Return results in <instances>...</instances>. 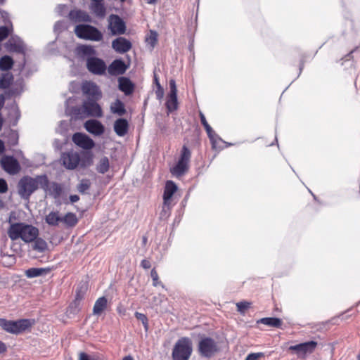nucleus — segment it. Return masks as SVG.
<instances>
[{"label":"nucleus","mask_w":360,"mask_h":360,"mask_svg":"<svg viewBox=\"0 0 360 360\" xmlns=\"http://www.w3.org/2000/svg\"><path fill=\"white\" fill-rule=\"evenodd\" d=\"M69 15L70 18L75 22H90L91 21L90 15L82 10L72 11Z\"/></svg>","instance_id":"25"},{"label":"nucleus","mask_w":360,"mask_h":360,"mask_svg":"<svg viewBox=\"0 0 360 360\" xmlns=\"http://www.w3.org/2000/svg\"><path fill=\"white\" fill-rule=\"evenodd\" d=\"M141 266L145 269H148L150 268L151 264L148 259H143L141 262Z\"/></svg>","instance_id":"55"},{"label":"nucleus","mask_w":360,"mask_h":360,"mask_svg":"<svg viewBox=\"0 0 360 360\" xmlns=\"http://www.w3.org/2000/svg\"><path fill=\"white\" fill-rule=\"evenodd\" d=\"M75 217V216H74V214H68L65 216V218H68V217Z\"/></svg>","instance_id":"62"},{"label":"nucleus","mask_w":360,"mask_h":360,"mask_svg":"<svg viewBox=\"0 0 360 360\" xmlns=\"http://www.w3.org/2000/svg\"><path fill=\"white\" fill-rule=\"evenodd\" d=\"M108 28L112 35H120L125 33L126 25L123 20L117 15H109Z\"/></svg>","instance_id":"11"},{"label":"nucleus","mask_w":360,"mask_h":360,"mask_svg":"<svg viewBox=\"0 0 360 360\" xmlns=\"http://www.w3.org/2000/svg\"><path fill=\"white\" fill-rule=\"evenodd\" d=\"M53 192L55 194L56 196L60 195L61 193V187L58 184L54 183L52 186Z\"/></svg>","instance_id":"53"},{"label":"nucleus","mask_w":360,"mask_h":360,"mask_svg":"<svg viewBox=\"0 0 360 360\" xmlns=\"http://www.w3.org/2000/svg\"><path fill=\"white\" fill-rule=\"evenodd\" d=\"M192 351L191 339L186 337L181 338L174 346L172 354L173 360H188Z\"/></svg>","instance_id":"5"},{"label":"nucleus","mask_w":360,"mask_h":360,"mask_svg":"<svg viewBox=\"0 0 360 360\" xmlns=\"http://www.w3.org/2000/svg\"><path fill=\"white\" fill-rule=\"evenodd\" d=\"M78 360H104L97 355H89L85 352H80Z\"/></svg>","instance_id":"44"},{"label":"nucleus","mask_w":360,"mask_h":360,"mask_svg":"<svg viewBox=\"0 0 360 360\" xmlns=\"http://www.w3.org/2000/svg\"><path fill=\"white\" fill-rule=\"evenodd\" d=\"M210 143L212 144V148L214 150H221L223 148L221 144L226 143L213 130L212 133L207 134Z\"/></svg>","instance_id":"27"},{"label":"nucleus","mask_w":360,"mask_h":360,"mask_svg":"<svg viewBox=\"0 0 360 360\" xmlns=\"http://www.w3.org/2000/svg\"><path fill=\"white\" fill-rule=\"evenodd\" d=\"M32 249L38 252L42 253L48 250V244L46 240L41 238H38L33 241Z\"/></svg>","instance_id":"30"},{"label":"nucleus","mask_w":360,"mask_h":360,"mask_svg":"<svg viewBox=\"0 0 360 360\" xmlns=\"http://www.w3.org/2000/svg\"><path fill=\"white\" fill-rule=\"evenodd\" d=\"M60 160L62 165L68 169L73 170L78 166L86 167L92 163V155L90 153H84L83 158L80 157L79 153L70 150L63 153Z\"/></svg>","instance_id":"2"},{"label":"nucleus","mask_w":360,"mask_h":360,"mask_svg":"<svg viewBox=\"0 0 360 360\" xmlns=\"http://www.w3.org/2000/svg\"><path fill=\"white\" fill-rule=\"evenodd\" d=\"M199 116H200V118L201 124L203 125V127H204V128H205V131L207 132V134L212 133L213 129L210 127V125L208 124V122H207L206 118H205L204 114L202 112H199Z\"/></svg>","instance_id":"43"},{"label":"nucleus","mask_w":360,"mask_h":360,"mask_svg":"<svg viewBox=\"0 0 360 360\" xmlns=\"http://www.w3.org/2000/svg\"><path fill=\"white\" fill-rule=\"evenodd\" d=\"M7 233L12 240L21 239L29 243L39 236V230L37 226H9Z\"/></svg>","instance_id":"3"},{"label":"nucleus","mask_w":360,"mask_h":360,"mask_svg":"<svg viewBox=\"0 0 360 360\" xmlns=\"http://www.w3.org/2000/svg\"><path fill=\"white\" fill-rule=\"evenodd\" d=\"M251 306V302L248 301H243L236 303L237 310L241 314H244L248 309Z\"/></svg>","instance_id":"41"},{"label":"nucleus","mask_w":360,"mask_h":360,"mask_svg":"<svg viewBox=\"0 0 360 360\" xmlns=\"http://www.w3.org/2000/svg\"><path fill=\"white\" fill-rule=\"evenodd\" d=\"M49 186V179L46 175H38L35 177L25 176L18 182V193L21 198L28 199L30 195L39 188L46 190Z\"/></svg>","instance_id":"1"},{"label":"nucleus","mask_w":360,"mask_h":360,"mask_svg":"<svg viewBox=\"0 0 360 360\" xmlns=\"http://www.w3.org/2000/svg\"><path fill=\"white\" fill-rule=\"evenodd\" d=\"M20 212H11L9 217L10 225H26L25 223L18 221V217L20 215Z\"/></svg>","instance_id":"39"},{"label":"nucleus","mask_w":360,"mask_h":360,"mask_svg":"<svg viewBox=\"0 0 360 360\" xmlns=\"http://www.w3.org/2000/svg\"><path fill=\"white\" fill-rule=\"evenodd\" d=\"M135 316L138 320H139L142 322L145 329L147 330L148 327V319H147L146 316L142 313L136 312Z\"/></svg>","instance_id":"45"},{"label":"nucleus","mask_w":360,"mask_h":360,"mask_svg":"<svg viewBox=\"0 0 360 360\" xmlns=\"http://www.w3.org/2000/svg\"><path fill=\"white\" fill-rule=\"evenodd\" d=\"M112 47L117 53H124L131 49L132 44L126 38L119 37L112 41Z\"/></svg>","instance_id":"18"},{"label":"nucleus","mask_w":360,"mask_h":360,"mask_svg":"<svg viewBox=\"0 0 360 360\" xmlns=\"http://www.w3.org/2000/svg\"><path fill=\"white\" fill-rule=\"evenodd\" d=\"M147 242V238L146 236L143 237V243L145 244Z\"/></svg>","instance_id":"61"},{"label":"nucleus","mask_w":360,"mask_h":360,"mask_svg":"<svg viewBox=\"0 0 360 360\" xmlns=\"http://www.w3.org/2000/svg\"><path fill=\"white\" fill-rule=\"evenodd\" d=\"M155 1V0H148V2L149 4H153V3H154Z\"/></svg>","instance_id":"63"},{"label":"nucleus","mask_w":360,"mask_h":360,"mask_svg":"<svg viewBox=\"0 0 360 360\" xmlns=\"http://www.w3.org/2000/svg\"><path fill=\"white\" fill-rule=\"evenodd\" d=\"M111 111L120 116L126 113V109L124 103L120 100H116L115 102L111 105Z\"/></svg>","instance_id":"34"},{"label":"nucleus","mask_w":360,"mask_h":360,"mask_svg":"<svg viewBox=\"0 0 360 360\" xmlns=\"http://www.w3.org/2000/svg\"><path fill=\"white\" fill-rule=\"evenodd\" d=\"M169 88L170 92L166 101V107L168 111L171 112L176 110L178 108L177 89L174 79L169 81Z\"/></svg>","instance_id":"16"},{"label":"nucleus","mask_w":360,"mask_h":360,"mask_svg":"<svg viewBox=\"0 0 360 360\" xmlns=\"http://www.w3.org/2000/svg\"><path fill=\"white\" fill-rule=\"evenodd\" d=\"M72 140L75 145L85 150H90L95 146L94 141L89 136L81 132L75 133Z\"/></svg>","instance_id":"14"},{"label":"nucleus","mask_w":360,"mask_h":360,"mask_svg":"<svg viewBox=\"0 0 360 360\" xmlns=\"http://www.w3.org/2000/svg\"><path fill=\"white\" fill-rule=\"evenodd\" d=\"M86 290L87 287L86 284H82V285L79 286L76 290V295L75 299L82 301L84 297Z\"/></svg>","instance_id":"42"},{"label":"nucleus","mask_w":360,"mask_h":360,"mask_svg":"<svg viewBox=\"0 0 360 360\" xmlns=\"http://www.w3.org/2000/svg\"><path fill=\"white\" fill-rule=\"evenodd\" d=\"M86 130L96 136H101L105 131V127L103 124L96 120H89L84 123Z\"/></svg>","instance_id":"20"},{"label":"nucleus","mask_w":360,"mask_h":360,"mask_svg":"<svg viewBox=\"0 0 360 360\" xmlns=\"http://www.w3.org/2000/svg\"><path fill=\"white\" fill-rule=\"evenodd\" d=\"M91 187V182L89 179H83L80 181L77 186V190L81 193H84Z\"/></svg>","instance_id":"38"},{"label":"nucleus","mask_w":360,"mask_h":360,"mask_svg":"<svg viewBox=\"0 0 360 360\" xmlns=\"http://www.w3.org/2000/svg\"><path fill=\"white\" fill-rule=\"evenodd\" d=\"M14 64L13 58L9 56H4L0 58V70L8 71L11 70Z\"/></svg>","instance_id":"33"},{"label":"nucleus","mask_w":360,"mask_h":360,"mask_svg":"<svg viewBox=\"0 0 360 360\" xmlns=\"http://www.w3.org/2000/svg\"><path fill=\"white\" fill-rule=\"evenodd\" d=\"M7 350V347L5 343L0 341V354L6 352Z\"/></svg>","instance_id":"56"},{"label":"nucleus","mask_w":360,"mask_h":360,"mask_svg":"<svg viewBox=\"0 0 360 360\" xmlns=\"http://www.w3.org/2000/svg\"><path fill=\"white\" fill-rule=\"evenodd\" d=\"M96 101V100H89L84 102L81 107L76 108L73 110L74 115L79 118H83L87 116L101 117L103 116V111L101 106Z\"/></svg>","instance_id":"6"},{"label":"nucleus","mask_w":360,"mask_h":360,"mask_svg":"<svg viewBox=\"0 0 360 360\" xmlns=\"http://www.w3.org/2000/svg\"><path fill=\"white\" fill-rule=\"evenodd\" d=\"M6 0H0V5H2L5 3Z\"/></svg>","instance_id":"64"},{"label":"nucleus","mask_w":360,"mask_h":360,"mask_svg":"<svg viewBox=\"0 0 360 360\" xmlns=\"http://www.w3.org/2000/svg\"><path fill=\"white\" fill-rule=\"evenodd\" d=\"M155 94L158 99H161L163 97L164 90L160 84H158V86H157Z\"/></svg>","instance_id":"54"},{"label":"nucleus","mask_w":360,"mask_h":360,"mask_svg":"<svg viewBox=\"0 0 360 360\" xmlns=\"http://www.w3.org/2000/svg\"><path fill=\"white\" fill-rule=\"evenodd\" d=\"M191 158V150L186 146L184 145L176 164L170 168V173L172 174V176L176 178H179L187 173L189 169Z\"/></svg>","instance_id":"4"},{"label":"nucleus","mask_w":360,"mask_h":360,"mask_svg":"<svg viewBox=\"0 0 360 360\" xmlns=\"http://www.w3.org/2000/svg\"><path fill=\"white\" fill-rule=\"evenodd\" d=\"M129 130V122L124 118H119L114 122V131L119 136H125Z\"/></svg>","instance_id":"22"},{"label":"nucleus","mask_w":360,"mask_h":360,"mask_svg":"<svg viewBox=\"0 0 360 360\" xmlns=\"http://www.w3.org/2000/svg\"><path fill=\"white\" fill-rule=\"evenodd\" d=\"M75 33L77 37L86 40L100 41L103 39V34L96 27L90 25L80 24L75 27Z\"/></svg>","instance_id":"7"},{"label":"nucleus","mask_w":360,"mask_h":360,"mask_svg":"<svg viewBox=\"0 0 360 360\" xmlns=\"http://www.w3.org/2000/svg\"><path fill=\"white\" fill-rule=\"evenodd\" d=\"M1 168L8 174L15 175L21 169L20 165L13 156L4 155L0 160Z\"/></svg>","instance_id":"10"},{"label":"nucleus","mask_w":360,"mask_h":360,"mask_svg":"<svg viewBox=\"0 0 360 360\" xmlns=\"http://www.w3.org/2000/svg\"><path fill=\"white\" fill-rule=\"evenodd\" d=\"M306 62V56L305 54L302 53H298L297 56H295L294 58V63H297L298 70H297V75H300L304 66V63Z\"/></svg>","instance_id":"35"},{"label":"nucleus","mask_w":360,"mask_h":360,"mask_svg":"<svg viewBox=\"0 0 360 360\" xmlns=\"http://www.w3.org/2000/svg\"><path fill=\"white\" fill-rule=\"evenodd\" d=\"M81 52L84 55H92L95 53V51L91 46L84 45L80 48Z\"/></svg>","instance_id":"48"},{"label":"nucleus","mask_w":360,"mask_h":360,"mask_svg":"<svg viewBox=\"0 0 360 360\" xmlns=\"http://www.w3.org/2000/svg\"><path fill=\"white\" fill-rule=\"evenodd\" d=\"M63 221L64 219L59 215L58 212H51L46 217V221L49 225H58Z\"/></svg>","instance_id":"32"},{"label":"nucleus","mask_w":360,"mask_h":360,"mask_svg":"<svg viewBox=\"0 0 360 360\" xmlns=\"http://www.w3.org/2000/svg\"><path fill=\"white\" fill-rule=\"evenodd\" d=\"M128 65L121 59L114 60L108 67V72L111 76H118L125 73Z\"/></svg>","instance_id":"17"},{"label":"nucleus","mask_w":360,"mask_h":360,"mask_svg":"<svg viewBox=\"0 0 360 360\" xmlns=\"http://www.w3.org/2000/svg\"><path fill=\"white\" fill-rule=\"evenodd\" d=\"M11 50L18 53L24 52V46L21 44H11Z\"/></svg>","instance_id":"50"},{"label":"nucleus","mask_w":360,"mask_h":360,"mask_svg":"<svg viewBox=\"0 0 360 360\" xmlns=\"http://www.w3.org/2000/svg\"><path fill=\"white\" fill-rule=\"evenodd\" d=\"M49 228L44 238L47 239L51 244L53 245H58L64 239L63 234L60 231L55 230L53 226H49Z\"/></svg>","instance_id":"21"},{"label":"nucleus","mask_w":360,"mask_h":360,"mask_svg":"<svg viewBox=\"0 0 360 360\" xmlns=\"http://www.w3.org/2000/svg\"><path fill=\"white\" fill-rule=\"evenodd\" d=\"M150 276L153 279V285L157 287L161 284V282L159 281V276L157 271L155 268H153L150 271Z\"/></svg>","instance_id":"46"},{"label":"nucleus","mask_w":360,"mask_h":360,"mask_svg":"<svg viewBox=\"0 0 360 360\" xmlns=\"http://www.w3.org/2000/svg\"><path fill=\"white\" fill-rule=\"evenodd\" d=\"M108 300L105 297H99L95 302L93 308L94 315H100L107 307Z\"/></svg>","instance_id":"29"},{"label":"nucleus","mask_w":360,"mask_h":360,"mask_svg":"<svg viewBox=\"0 0 360 360\" xmlns=\"http://www.w3.org/2000/svg\"><path fill=\"white\" fill-rule=\"evenodd\" d=\"M122 360H134V358L131 356L128 355L124 356Z\"/></svg>","instance_id":"60"},{"label":"nucleus","mask_w":360,"mask_h":360,"mask_svg":"<svg viewBox=\"0 0 360 360\" xmlns=\"http://www.w3.org/2000/svg\"><path fill=\"white\" fill-rule=\"evenodd\" d=\"M198 353L201 356L210 358L219 352L217 342L209 337H203L200 339L198 345Z\"/></svg>","instance_id":"9"},{"label":"nucleus","mask_w":360,"mask_h":360,"mask_svg":"<svg viewBox=\"0 0 360 360\" xmlns=\"http://www.w3.org/2000/svg\"><path fill=\"white\" fill-rule=\"evenodd\" d=\"M13 82V75L11 73L7 72L1 74L0 76V89H8Z\"/></svg>","instance_id":"31"},{"label":"nucleus","mask_w":360,"mask_h":360,"mask_svg":"<svg viewBox=\"0 0 360 360\" xmlns=\"http://www.w3.org/2000/svg\"><path fill=\"white\" fill-rule=\"evenodd\" d=\"M32 323L28 319L9 321L0 319V326L6 332L12 334H19L31 326Z\"/></svg>","instance_id":"8"},{"label":"nucleus","mask_w":360,"mask_h":360,"mask_svg":"<svg viewBox=\"0 0 360 360\" xmlns=\"http://www.w3.org/2000/svg\"><path fill=\"white\" fill-rule=\"evenodd\" d=\"M263 356H264V354L262 352L251 353L247 356L245 360H257L259 358H260Z\"/></svg>","instance_id":"51"},{"label":"nucleus","mask_w":360,"mask_h":360,"mask_svg":"<svg viewBox=\"0 0 360 360\" xmlns=\"http://www.w3.org/2000/svg\"><path fill=\"white\" fill-rule=\"evenodd\" d=\"M82 90L84 95L87 96L89 100H98L101 96L99 87L92 82H85L82 84Z\"/></svg>","instance_id":"15"},{"label":"nucleus","mask_w":360,"mask_h":360,"mask_svg":"<svg viewBox=\"0 0 360 360\" xmlns=\"http://www.w3.org/2000/svg\"><path fill=\"white\" fill-rule=\"evenodd\" d=\"M86 68L88 70L96 75H103L107 70L105 62L96 57H90L86 60Z\"/></svg>","instance_id":"12"},{"label":"nucleus","mask_w":360,"mask_h":360,"mask_svg":"<svg viewBox=\"0 0 360 360\" xmlns=\"http://www.w3.org/2000/svg\"><path fill=\"white\" fill-rule=\"evenodd\" d=\"M257 323H262L268 326L279 328L282 326V321L276 317H265L258 320Z\"/></svg>","instance_id":"28"},{"label":"nucleus","mask_w":360,"mask_h":360,"mask_svg":"<svg viewBox=\"0 0 360 360\" xmlns=\"http://www.w3.org/2000/svg\"><path fill=\"white\" fill-rule=\"evenodd\" d=\"M81 300L75 299L70 304L67 312L69 314H77L81 309Z\"/></svg>","instance_id":"37"},{"label":"nucleus","mask_w":360,"mask_h":360,"mask_svg":"<svg viewBox=\"0 0 360 360\" xmlns=\"http://www.w3.org/2000/svg\"><path fill=\"white\" fill-rule=\"evenodd\" d=\"M9 143L12 146H15L18 143V134L14 131H11L8 135Z\"/></svg>","instance_id":"47"},{"label":"nucleus","mask_w":360,"mask_h":360,"mask_svg":"<svg viewBox=\"0 0 360 360\" xmlns=\"http://www.w3.org/2000/svg\"><path fill=\"white\" fill-rule=\"evenodd\" d=\"M5 150V146L3 141L0 140V154L3 153Z\"/></svg>","instance_id":"58"},{"label":"nucleus","mask_w":360,"mask_h":360,"mask_svg":"<svg viewBox=\"0 0 360 360\" xmlns=\"http://www.w3.org/2000/svg\"><path fill=\"white\" fill-rule=\"evenodd\" d=\"M158 33L154 30H150L148 37L146 38V41L150 44L152 47H154L158 43Z\"/></svg>","instance_id":"40"},{"label":"nucleus","mask_w":360,"mask_h":360,"mask_svg":"<svg viewBox=\"0 0 360 360\" xmlns=\"http://www.w3.org/2000/svg\"><path fill=\"white\" fill-rule=\"evenodd\" d=\"M118 83L119 89L124 92L125 95L129 96L133 93L134 84L129 78L124 77H120L118 79Z\"/></svg>","instance_id":"24"},{"label":"nucleus","mask_w":360,"mask_h":360,"mask_svg":"<svg viewBox=\"0 0 360 360\" xmlns=\"http://www.w3.org/2000/svg\"><path fill=\"white\" fill-rule=\"evenodd\" d=\"M109 160L107 157L102 158L96 166V170L101 174H105L109 169Z\"/></svg>","instance_id":"36"},{"label":"nucleus","mask_w":360,"mask_h":360,"mask_svg":"<svg viewBox=\"0 0 360 360\" xmlns=\"http://www.w3.org/2000/svg\"><path fill=\"white\" fill-rule=\"evenodd\" d=\"M92 13L98 18H103L105 15L106 8L104 6V0H92L90 5Z\"/></svg>","instance_id":"23"},{"label":"nucleus","mask_w":360,"mask_h":360,"mask_svg":"<svg viewBox=\"0 0 360 360\" xmlns=\"http://www.w3.org/2000/svg\"><path fill=\"white\" fill-rule=\"evenodd\" d=\"M317 345V342L311 340L296 345L290 346L288 349L295 352L299 356H304L307 354H311L314 352Z\"/></svg>","instance_id":"13"},{"label":"nucleus","mask_w":360,"mask_h":360,"mask_svg":"<svg viewBox=\"0 0 360 360\" xmlns=\"http://www.w3.org/2000/svg\"><path fill=\"white\" fill-rule=\"evenodd\" d=\"M154 82L156 84V86H158V84H160L159 79L155 73H154Z\"/></svg>","instance_id":"59"},{"label":"nucleus","mask_w":360,"mask_h":360,"mask_svg":"<svg viewBox=\"0 0 360 360\" xmlns=\"http://www.w3.org/2000/svg\"><path fill=\"white\" fill-rule=\"evenodd\" d=\"M50 268H30L25 271L27 278H35L41 276H45L50 273Z\"/></svg>","instance_id":"26"},{"label":"nucleus","mask_w":360,"mask_h":360,"mask_svg":"<svg viewBox=\"0 0 360 360\" xmlns=\"http://www.w3.org/2000/svg\"><path fill=\"white\" fill-rule=\"evenodd\" d=\"M8 191V184L5 179H0V193H5Z\"/></svg>","instance_id":"52"},{"label":"nucleus","mask_w":360,"mask_h":360,"mask_svg":"<svg viewBox=\"0 0 360 360\" xmlns=\"http://www.w3.org/2000/svg\"><path fill=\"white\" fill-rule=\"evenodd\" d=\"M70 200L72 202H76L79 200V197L77 195H72L70 196Z\"/></svg>","instance_id":"57"},{"label":"nucleus","mask_w":360,"mask_h":360,"mask_svg":"<svg viewBox=\"0 0 360 360\" xmlns=\"http://www.w3.org/2000/svg\"><path fill=\"white\" fill-rule=\"evenodd\" d=\"M176 191L177 186L174 182L172 181L166 182L163 193V204L165 206L167 207L171 206L172 196Z\"/></svg>","instance_id":"19"},{"label":"nucleus","mask_w":360,"mask_h":360,"mask_svg":"<svg viewBox=\"0 0 360 360\" xmlns=\"http://www.w3.org/2000/svg\"><path fill=\"white\" fill-rule=\"evenodd\" d=\"M9 35V30L6 26L0 27V41H3Z\"/></svg>","instance_id":"49"}]
</instances>
